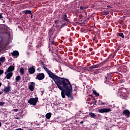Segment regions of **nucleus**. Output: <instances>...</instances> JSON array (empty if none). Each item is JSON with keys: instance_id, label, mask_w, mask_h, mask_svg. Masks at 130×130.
Wrapping results in <instances>:
<instances>
[{"instance_id": "30", "label": "nucleus", "mask_w": 130, "mask_h": 130, "mask_svg": "<svg viewBox=\"0 0 130 130\" xmlns=\"http://www.w3.org/2000/svg\"><path fill=\"white\" fill-rule=\"evenodd\" d=\"M37 70L38 71V72H41V68H38Z\"/></svg>"}, {"instance_id": "52", "label": "nucleus", "mask_w": 130, "mask_h": 130, "mask_svg": "<svg viewBox=\"0 0 130 130\" xmlns=\"http://www.w3.org/2000/svg\"><path fill=\"white\" fill-rule=\"evenodd\" d=\"M97 102H95V103H94V105H96V103Z\"/></svg>"}, {"instance_id": "37", "label": "nucleus", "mask_w": 130, "mask_h": 130, "mask_svg": "<svg viewBox=\"0 0 130 130\" xmlns=\"http://www.w3.org/2000/svg\"><path fill=\"white\" fill-rule=\"evenodd\" d=\"M18 111H19V109H14L15 112H17Z\"/></svg>"}, {"instance_id": "19", "label": "nucleus", "mask_w": 130, "mask_h": 130, "mask_svg": "<svg viewBox=\"0 0 130 130\" xmlns=\"http://www.w3.org/2000/svg\"><path fill=\"white\" fill-rule=\"evenodd\" d=\"M51 115H52L51 113L50 112L47 113L45 115L46 118H47V119H50V118L51 117Z\"/></svg>"}, {"instance_id": "53", "label": "nucleus", "mask_w": 130, "mask_h": 130, "mask_svg": "<svg viewBox=\"0 0 130 130\" xmlns=\"http://www.w3.org/2000/svg\"><path fill=\"white\" fill-rule=\"evenodd\" d=\"M2 64V62H0V66Z\"/></svg>"}, {"instance_id": "2", "label": "nucleus", "mask_w": 130, "mask_h": 130, "mask_svg": "<svg viewBox=\"0 0 130 130\" xmlns=\"http://www.w3.org/2000/svg\"><path fill=\"white\" fill-rule=\"evenodd\" d=\"M118 94H121L120 95V98H122V99L127 100V99H128V93L126 92V89H125V88H122L119 90Z\"/></svg>"}, {"instance_id": "20", "label": "nucleus", "mask_w": 130, "mask_h": 130, "mask_svg": "<svg viewBox=\"0 0 130 130\" xmlns=\"http://www.w3.org/2000/svg\"><path fill=\"white\" fill-rule=\"evenodd\" d=\"M89 115H90V117H91V118L96 119V115H95V114L94 113L90 112L89 113Z\"/></svg>"}, {"instance_id": "6", "label": "nucleus", "mask_w": 130, "mask_h": 130, "mask_svg": "<svg viewBox=\"0 0 130 130\" xmlns=\"http://www.w3.org/2000/svg\"><path fill=\"white\" fill-rule=\"evenodd\" d=\"M37 102H38V97H36L35 98H30L28 101L27 103L30 104V105H34V106H35L36 104H37Z\"/></svg>"}, {"instance_id": "12", "label": "nucleus", "mask_w": 130, "mask_h": 130, "mask_svg": "<svg viewBox=\"0 0 130 130\" xmlns=\"http://www.w3.org/2000/svg\"><path fill=\"white\" fill-rule=\"evenodd\" d=\"M106 81L104 82V83H105V84H107V85H108V84H109V82H108V81H107V80H108V79H111V78H112V75H111V74H108L107 77L105 76Z\"/></svg>"}, {"instance_id": "11", "label": "nucleus", "mask_w": 130, "mask_h": 130, "mask_svg": "<svg viewBox=\"0 0 130 130\" xmlns=\"http://www.w3.org/2000/svg\"><path fill=\"white\" fill-rule=\"evenodd\" d=\"M34 87H35V82H31L30 84L29 85L28 89L30 91H34Z\"/></svg>"}, {"instance_id": "32", "label": "nucleus", "mask_w": 130, "mask_h": 130, "mask_svg": "<svg viewBox=\"0 0 130 130\" xmlns=\"http://www.w3.org/2000/svg\"><path fill=\"white\" fill-rule=\"evenodd\" d=\"M2 20L3 21V23H5V21H6V19L3 17V18H1Z\"/></svg>"}, {"instance_id": "28", "label": "nucleus", "mask_w": 130, "mask_h": 130, "mask_svg": "<svg viewBox=\"0 0 130 130\" xmlns=\"http://www.w3.org/2000/svg\"><path fill=\"white\" fill-rule=\"evenodd\" d=\"M4 104H6V103L3 102H0V106H4Z\"/></svg>"}, {"instance_id": "18", "label": "nucleus", "mask_w": 130, "mask_h": 130, "mask_svg": "<svg viewBox=\"0 0 130 130\" xmlns=\"http://www.w3.org/2000/svg\"><path fill=\"white\" fill-rule=\"evenodd\" d=\"M12 56H19V52L18 51H14L12 53Z\"/></svg>"}, {"instance_id": "22", "label": "nucleus", "mask_w": 130, "mask_h": 130, "mask_svg": "<svg viewBox=\"0 0 130 130\" xmlns=\"http://www.w3.org/2000/svg\"><path fill=\"white\" fill-rule=\"evenodd\" d=\"M92 92H93V94H94V95L96 96V97H99V93H98L97 91H96V90H93Z\"/></svg>"}, {"instance_id": "27", "label": "nucleus", "mask_w": 130, "mask_h": 130, "mask_svg": "<svg viewBox=\"0 0 130 130\" xmlns=\"http://www.w3.org/2000/svg\"><path fill=\"white\" fill-rule=\"evenodd\" d=\"M87 9V7H83V6H80V10H85Z\"/></svg>"}, {"instance_id": "40", "label": "nucleus", "mask_w": 130, "mask_h": 130, "mask_svg": "<svg viewBox=\"0 0 130 130\" xmlns=\"http://www.w3.org/2000/svg\"><path fill=\"white\" fill-rule=\"evenodd\" d=\"M95 40H96V38H92V40H93V41H95Z\"/></svg>"}, {"instance_id": "35", "label": "nucleus", "mask_w": 130, "mask_h": 130, "mask_svg": "<svg viewBox=\"0 0 130 130\" xmlns=\"http://www.w3.org/2000/svg\"><path fill=\"white\" fill-rule=\"evenodd\" d=\"M4 27L6 28V30H8L9 29V28H8V26H7L6 25H4Z\"/></svg>"}, {"instance_id": "15", "label": "nucleus", "mask_w": 130, "mask_h": 130, "mask_svg": "<svg viewBox=\"0 0 130 130\" xmlns=\"http://www.w3.org/2000/svg\"><path fill=\"white\" fill-rule=\"evenodd\" d=\"M13 71H15V66H10L7 69V72L12 73Z\"/></svg>"}, {"instance_id": "47", "label": "nucleus", "mask_w": 130, "mask_h": 130, "mask_svg": "<svg viewBox=\"0 0 130 130\" xmlns=\"http://www.w3.org/2000/svg\"><path fill=\"white\" fill-rule=\"evenodd\" d=\"M107 7H108V8H111V6H110V5H108V6H107Z\"/></svg>"}, {"instance_id": "50", "label": "nucleus", "mask_w": 130, "mask_h": 130, "mask_svg": "<svg viewBox=\"0 0 130 130\" xmlns=\"http://www.w3.org/2000/svg\"><path fill=\"white\" fill-rule=\"evenodd\" d=\"M2 86V82H0V87Z\"/></svg>"}, {"instance_id": "38", "label": "nucleus", "mask_w": 130, "mask_h": 130, "mask_svg": "<svg viewBox=\"0 0 130 130\" xmlns=\"http://www.w3.org/2000/svg\"><path fill=\"white\" fill-rule=\"evenodd\" d=\"M2 18H3V15H2V14H0V20L1 19H2Z\"/></svg>"}, {"instance_id": "3", "label": "nucleus", "mask_w": 130, "mask_h": 130, "mask_svg": "<svg viewBox=\"0 0 130 130\" xmlns=\"http://www.w3.org/2000/svg\"><path fill=\"white\" fill-rule=\"evenodd\" d=\"M61 19L62 20H63L62 22H64V23H62V25H61V28L64 27V26H68V25L70 24V19L68 18V16L67 15V14L62 15Z\"/></svg>"}, {"instance_id": "14", "label": "nucleus", "mask_w": 130, "mask_h": 130, "mask_svg": "<svg viewBox=\"0 0 130 130\" xmlns=\"http://www.w3.org/2000/svg\"><path fill=\"white\" fill-rule=\"evenodd\" d=\"M53 45H54V46H52V48L53 51H51V53H53L54 52H56L57 51V46H56V45L55 44V43L54 42V44Z\"/></svg>"}, {"instance_id": "13", "label": "nucleus", "mask_w": 130, "mask_h": 130, "mask_svg": "<svg viewBox=\"0 0 130 130\" xmlns=\"http://www.w3.org/2000/svg\"><path fill=\"white\" fill-rule=\"evenodd\" d=\"M122 113L124 115H125V116H127V117H129L130 112L128 110H123Z\"/></svg>"}, {"instance_id": "7", "label": "nucleus", "mask_w": 130, "mask_h": 130, "mask_svg": "<svg viewBox=\"0 0 130 130\" xmlns=\"http://www.w3.org/2000/svg\"><path fill=\"white\" fill-rule=\"evenodd\" d=\"M110 111H112L110 108H103L98 110L100 113H108V112H110Z\"/></svg>"}, {"instance_id": "33", "label": "nucleus", "mask_w": 130, "mask_h": 130, "mask_svg": "<svg viewBox=\"0 0 130 130\" xmlns=\"http://www.w3.org/2000/svg\"><path fill=\"white\" fill-rule=\"evenodd\" d=\"M15 119H20L21 118L20 117H14Z\"/></svg>"}, {"instance_id": "51", "label": "nucleus", "mask_w": 130, "mask_h": 130, "mask_svg": "<svg viewBox=\"0 0 130 130\" xmlns=\"http://www.w3.org/2000/svg\"><path fill=\"white\" fill-rule=\"evenodd\" d=\"M0 126H2V123L0 122Z\"/></svg>"}, {"instance_id": "41", "label": "nucleus", "mask_w": 130, "mask_h": 130, "mask_svg": "<svg viewBox=\"0 0 130 130\" xmlns=\"http://www.w3.org/2000/svg\"><path fill=\"white\" fill-rule=\"evenodd\" d=\"M8 72V70L6 71V72H5V75H7V74L9 73L10 72Z\"/></svg>"}, {"instance_id": "43", "label": "nucleus", "mask_w": 130, "mask_h": 130, "mask_svg": "<svg viewBox=\"0 0 130 130\" xmlns=\"http://www.w3.org/2000/svg\"><path fill=\"white\" fill-rule=\"evenodd\" d=\"M5 33H6V34H9V32L7 30L5 31Z\"/></svg>"}, {"instance_id": "5", "label": "nucleus", "mask_w": 130, "mask_h": 130, "mask_svg": "<svg viewBox=\"0 0 130 130\" xmlns=\"http://www.w3.org/2000/svg\"><path fill=\"white\" fill-rule=\"evenodd\" d=\"M101 66H102V63L97 64L95 65L91 66L89 67H87L86 69H84L85 71L86 70L88 71V72H93V69H98V68H101Z\"/></svg>"}, {"instance_id": "8", "label": "nucleus", "mask_w": 130, "mask_h": 130, "mask_svg": "<svg viewBox=\"0 0 130 130\" xmlns=\"http://www.w3.org/2000/svg\"><path fill=\"white\" fill-rule=\"evenodd\" d=\"M28 72L30 75H33V74H35V72H36L35 66H32L30 68H29L28 69Z\"/></svg>"}, {"instance_id": "25", "label": "nucleus", "mask_w": 130, "mask_h": 130, "mask_svg": "<svg viewBox=\"0 0 130 130\" xmlns=\"http://www.w3.org/2000/svg\"><path fill=\"white\" fill-rule=\"evenodd\" d=\"M118 36H120V37H121V38H124V36L123 35V33L120 32L118 33Z\"/></svg>"}, {"instance_id": "10", "label": "nucleus", "mask_w": 130, "mask_h": 130, "mask_svg": "<svg viewBox=\"0 0 130 130\" xmlns=\"http://www.w3.org/2000/svg\"><path fill=\"white\" fill-rule=\"evenodd\" d=\"M4 93H8L11 91V86H10V83H8V86H5V88L3 90Z\"/></svg>"}, {"instance_id": "39", "label": "nucleus", "mask_w": 130, "mask_h": 130, "mask_svg": "<svg viewBox=\"0 0 130 130\" xmlns=\"http://www.w3.org/2000/svg\"><path fill=\"white\" fill-rule=\"evenodd\" d=\"M30 15H31L30 18L31 19H32L33 18V14L31 13V14Z\"/></svg>"}, {"instance_id": "49", "label": "nucleus", "mask_w": 130, "mask_h": 130, "mask_svg": "<svg viewBox=\"0 0 130 130\" xmlns=\"http://www.w3.org/2000/svg\"><path fill=\"white\" fill-rule=\"evenodd\" d=\"M2 94H3V92H0V95H2Z\"/></svg>"}, {"instance_id": "26", "label": "nucleus", "mask_w": 130, "mask_h": 130, "mask_svg": "<svg viewBox=\"0 0 130 130\" xmlns=\"http://www.w3.org/2000/svg\"><path fill=\"white\" fill-rule=\"evenodd\" d=\"M5 57H1L0 58V61L1 62H4V61H5Z\"/></svg>"}, {"instance_id": "24", "label": "nucleus", "mask_w": 130, "mask_h": 130, "mask_svg": "<svg viewBox=\"0 0 130 130\" xmlns=\"http://www.w3.org/2000/svg\"><path fill=\"white\" fill-rule=\"evenodd\" d=\"M20 74H21V75H24V68H21L19 70Z\"/></svg>"}, {"instance_id": "16", "label": "nucleus", "mask_w": 130, "mask_h": 130, "mask_svg": "<svg viewBox=\"0 0 130 130\" xmlns=\"http://www.w3.org/2000/svg\"><path fill=\"white\" fill-rule=\"evenodd\" d=\"M22 13L24 14V15H28V14H29V15H32V11H31V10H24L22 12Z\"/></svg>"}, {"instance_id": "9", "label": "nucleus", "mask_w": 130, "mask_h": 130, "mask_svg": "<svg viewBox=\"0 0 130 130\" xmlns=\"http://www.w3.org/2000/svg\"><path fill=\"white\" fill-rule=\"evenodd\" d=\"M44 78H45V75H44V73H40V74L37 75L36 79H37L39 81H41L44 79Z\"/></svg>"}, {"instance_id": "46", "label": "nucleus", "mask_w": 130, "mask_h": 130, "mask_svg": "<svg viewBox=\"0 0 130 130\" xmlns=\"http://www.w3.org/2000/svg\"><path fill=\"white\" fill-rule=\"evenodd\" d=\"M114 56H115V54H114L111 58H114Z\"/></svg>"}, {"instance_id": "42", "label": "nucleus", "mask_w": 130, "mask_h": 130, "mask_svg": "<svg viewBox=\"0 0 130 130\" xmlns=\"http://www.w3.org/2000/svg\"><path fill=\"white\" fill-rule=\"evenodd\" d=\"M80 123L81 124H82V123H84V121H81L80 122Z\"/></svg>"}, {"instance_id": "44", "label": "nucleus", "mask_w": 130, "mask_h": 130, "mask_svg": "<svg viewBox=\"0 0 130 130\" xmlns=\"http://www.w3.org/2000/svg\"><path fill=\"white\" fill-rule=\"evenodd\" d=\"M95 41V43H97L98 42V40H96V39L95 41Z\"/></svg>"}, {"instance_id": "21", "label": "nucleus", "mask_w": 130, "mask_h": 130, "mask_svg": "<svg viewBox=\"0 0 130 130\" xmlns=\"http://www.w3.org/2000/svg\"><path fill=\"white\" fill-rule=\"evenodd\" d=\"M15 81L16 82H20L21 81V76L20 75H18L15 78Z\"/></svg>"}, {"instance_id": "1", "label": "nucleus", "mask_w": 130, "mask_h": 130, "mask_svg": "<svg viewBox=\"0 0 130 130\" xmlns=\"http://www.w3.org/2000/svg\"><path fill=\"white\" fill-rule=\"evenodd\" d=\"M43 69L46 72L49 76V78H51L55 82L58 89L61 91V95L62 98H66L67 96L68 98L73 97V86L71 84L70 80L67 78L59 77L54 74L50 70H48L44 65L43 66Z\"/></svg>"}, {"instance_id": "48", "label": "nucleus", "mask_w": 130, "mask_h": 130, "mask_svg": "<svg viewBox=\"0 0 130 130\" xmlns=\"http://www.w3.org/2000/svg\"><path fill=\"white\" fill-rule=\"evenodd\" d=\"M111 56H112V54H111L109 56L110 57H111Z\"/></svg>"}, {"instance_id": "31", "label": "nucleus", "mask_w": 130, "mask_h": 130, "mask_svg": "<svg viewBox=\"0 0 130 130\" xmlns=\"http://www.w3.org/2000/svg\"><path fill=\"white\" fill-rule=\"evenodd\" d=\"M78 90V87L76 85H75V87L74 88V91H77Z\"/></svg>"}, {"instance_id": "45", "label": "nucleus", "mask_w": 130, "mask_h": 130, "mask_svg": "<svg viewBox=\"0 0 130 130\" xmlns=\"http://www.w3.org/2000/svg\"><path fill=\"white\" fill-rule=\"evenodd\" d=\"M49 51H51H51H53V50L51 49V48H50V49H49Z\"/></svg>"}, {"instance_id": "17", "label": "nucleus", "mask_w": 130, "mask_h": 130, "mask_svg": "<svg viewBox=\"0 0 130 130\" xmlns=\"http://www.w3.org/2000/svg\"><path fill=\"white\" fill-rule=\"evenodd\" d=\"M12 77H13V73L9 72L6 75V79H7V80H9V79H11V78H12Z\"/></svg>"}, {"instance_id": "4", "label": "nucleus", "mask_w": 130, "mask_h": 130, "mask_svg": "<svg viewBox=\"0 0 130 130\" xmlns=\"http://www.w3.org/2000/svg\"><path fill=\"white\" fill-rule=\"evenodd\" d=\"M49 40L50 42L51 45H53V44H54V41L53 40H54V38L56 37V35H54L53 36V31H52V29L50 28L49 30Z\"/></svg>"}, {"instance_id": "29", "label": "nucleus", "mask_w": 130, "mask_h": 130, "mask_svg": "<svg viewBox=\"0 0 130 130\" xmlns=\"http://www.w3.org/2000/svg\"><path fill=\"white\" fill-rule=\"evenodd\" d=\"M105 104H106V105H107V104H106L105 103L102 102L100 104V105L103 106V105H105Z\"/></svg>"}, {"instance_id": "23", "label": "nucleus", "mask_w": 130, "mask_h": 130, "mask_svg": "<svg viewBox=\"0 0 130 130\" xmlns=\"http://www.w3.org/2000/svg\"><path fill=\"white\" fill-rule=\"evenodd\" d=\"M109 13H110V12L109 11H103V15H105V16H107V15H108L109 14Z\"/></svg>"}, {"instance_id": "36", "label": "nucleus", "mask_w": 130, "mask_h": 130, "mask_svg": "<svg viewBox=\"0 0 130 130\" xmlns=\"http://www.w3.org/2000/svg\"><path fill=\"white\" fill-rule=\"evenodd\" d=\"M41 92L42 93V95H43V93H44V90H41Z\"/></svg>"}, {"instance_id": "34", "label": "nucleus", "mask_w": 130, "mask_h": 130, "mask_svg": "<svg viewBox=\"0 0 130 130\" xmlns=\"http://www.w3.org/2000/svg\"><path fill=\"white\" fill-rule=\"evenodd\" d=\"M54 23L55 24H58V20H55Z\"/></svg>"}]
</instances>
